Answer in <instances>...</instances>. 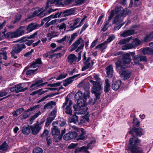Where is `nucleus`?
Wrapping results in <instances>:
<instances>
[{
  "label": "nucleus",
  "instance_id": "29",
  "mask_svg": "<svg viewBox=\"0 0 153 153\" xmlns=\"http://www.w3.org/2000/svg\"><path fill=\"white\" fill-rule=\"evenodd\" d=\"M153 39V31L147 34L144 39V42H148Z\"/></svg>",
  "mask_w": 153,
  "mask_h": 153
},
{
  "label": "nucleus",
  "instance_id": "13",
  "mask_svg": "<svg viewBox=\"0 0 153 153\" xmlns=\"http://www.w3.org/2000/svg\"><path fill=\"white\" fill-rule=\"evenodd\" d=\"M32 133L33 135H36L38 133L41 129V127L38 126L36 124L32 126H30Z\"/></svg>",
  "mask_w": 153,
  "mask_h": 153
},
{
  "label": "nucleus",
  "instance_id": "9",
  "mask_svg": "<svg viewBox=\"0 0 153 153\" xmlns=\"http://www.w3.org/2000/svg\"><path fill=\"white\" fill-rule=\"evenodd\" d=\"M89 82L93 85L92 91H100L102 89L101 81L96 82L92 80H90Z\"/></svg>",
  "mask_w": 153,
  "mask_h": 153
},
{
  "label": "nucleus",
  "instance_id": "56",
  "mask_svg": "<svg viewBox=\"0 0 153 153\" xmlns=\"http://www.w3.org/2000/svg\"><path fill=\"white\" fill-rule=\"evenodd\" d=\"M140 56L137 55L134 56L133 58V60L134 61L135 64H137L140 61Z\"/></svg>",
  "mask_w": 153,
  "mask_h": 153
},
{
  "label": "nucleus",
  "instance_id": "55",
  "mask_svg": "<svg viewBox=\"0 0 153 153\" xmlns=\"http://www.w3.org/2000/svg\"><path fill=\"white\" fill-rule=\"evenodd\" d=\"M88 26L89 25L87 23H85L80 30V34H81L88 27Z\"/></svg>",
  "mask_w": 153,
  "mask_h": 153
},
{
  "label": "nucleus",
  "instance_id": "43",
  "mask_svg": "<svg viewBox=\"0 0 153 153\" xmlns=\"http://www.w3.org/2000/svg\"><path fill=\"white\" fill-rule=\"evenodd\" d=\"M53 16H51L52 18H57L63 17V13L62 12H58L56 13L54 15L52 14Z\"/></svg>",
  "mask_w": 153,
  "mask_h": 153
},
{
  "label": "nucleus",
  "instance_id": "24",
  "mask_svg": "<svg viewBox=\"0 0 153 153\" xmlns=\"http://www.w3.org/2000/svg\"><path fill=\"white\" fill-rule=\"evenodd\" d=\"M134 30L133 29H130L126 30L120 34V36L122 37H125L133 34L134 33Z\"/></svg>",
  "mask_w": 153,
  "mask_h": 153
},
{
  "label": "nucleus",
  "instance_id": "62",
  "mask_svg": "<svg viewBox=\"0 0 153 153\" xmlns=\"http://www.w3.org/2000/svg\"><path fill=\"white\" fill-rule=\"evenodd\" d=\"M42 9L43 8H41L35 10V11L33 13V15L34 16H38L40 12L42 10Z\"/></svg>",
  "mask_w": 153,
  "mask_h": 153
},
{
  "label": "nucleus",
  "instance_id": "10",
  "mask_svg": "<svg viewBox=\"0 0 153 153\" xmlns=\"http://www.w3.org/2000/svg\"><path fill=\"white\" fill-rule=\"evenodd\" d=\"M125 68L123 70L117 69L119 72L120 73L121 77L123 78L124 80L128 79L131 75V72L130 71L128 70H125Z\"/></svg>",
  "mask_w": 153,
  "mask_h": 153
},
{
  "label": "nucleus",
  "instance_id": "34",
  "mask_svg": "<svg viewBox=\"0 0 153 153\" xmlns=\"http://www.w3.org/2000/svg\"><path fill=\"white\" fill-rule=\"evenodd\" d=\"M30 126L27 127L24 126L22 128V132L25 135H27L30 133Z\"/></svg>",
  "mask_w": 153,
  "mask_h": 153
},
{
  "label": "nucleus",
  "instance_id": "16",
  "mask_svg": "<svg viewBox=\"0 0 153 153\" xmlns=\"http://www.w3.org/2000/svg\"><path fill=\"white\" fill-rule=\"evenodd\" d=\"M61 2L60 1L58 0L56 1V0H48L46 3V6H45V9H47L49 7L52 6V4L54 3L56 4L60 5L61 4Z\"/></svg>",
  "mask_w": 153,
  "mask_h": 153
},
{
  "label": "nucleus",
  "instance_id": "2",
  "mask_svg": "<svg viewBox=\"0 0 153 153\" xmlns=\"http://www.w3.org/2000/svg\"><path fill=\"white\" fill-rule=\"evenodd\" d=\"M129 10L127 9H124L121 7H117L115 10H111L108 18L107 21L109 22L112 19L114 14L115 16L112 21L113 24H116L117 26H114V30H119L124 24V22L121 23L123 20V17H124L127 15L129 14Z\"/></svg>",
  "mask_w": 153,
  "mask_h": 153
},
{
  "label": "nucleus",
  "instance_id": "19",
  "mask_svg": "<svg viewBox=\"0 0 153 153\" xmlns=\"http://www.w3.org/2000/svg\"><path fill=\"white\" fill-rule=\"evenodd\" d=\"M23 27H20L14 32L15 38L18 37L22 35L25 33V30L22 29Z\"/></svg>",
  "mask_w": 153,
  "mask_h": 153
},
{
  "label": "nucleus",
  "instance_id": "35",
  "mask_svg": "<svg viewBox=\"0 0 153 153\" xmlns=\"http://www.w3.org/2000/svg\"><path fill=\"white\" fill-rule=\"evenodd\" d=\"M70 123H74L75 124H77L78 123V117L76 114H74L69 119Z\"/></svg>",
  "mask_w": 153,
  "mask_h": 153
},
{
  "label": "nucleus",
  "instance_id": "37",
  "mask_svg": "<svg viewBox=\"0 0 153 153\" xmlns=\"http://www.w3.org/2000/svg\"><path fill=\"white\" fill-rule=\"evenodd\" d=\"M92 92L93 93L95 94V98L94 99V100L95 102L97 100L100 99L101 94V93L100 91H92Z\"/></svg>",
  "mask_w": 153,
  "mask_h": 153
},
{
  "label": "nucleus",
  "instance_id": "51",
  "mask_svg": "<svg viewBox=\"0 0 153 153\" xmlns=\"http://www.w3.org/2000/svg\"><path fill=\"white\" fill-rule=\"evenodd\" d=\"M49 131L47 129H45L42 134L40 135V137L42 138L46 137L48 136L49 134Z\"/></svg>",
  "mask_w": 153,
  "mask_h": 153
},
{
  "label": "nucleus",
  "instance_id": "54",
  "mask_svg": "<svg viewBox=\"0 0 153 153\" xmlns=\"http://www.w3.org/2000/svg\"><path fill=\"white\" fill-rule=\"evenodd\" d=\"M80 148L81 152H82L83 153H89V152L87 150L88 149L87 146H83Z\"/></svg>",
  "mask_w": 153,
  "mask_h": 153
},
{
  "label": "nucleus",
  "instance_id": "50",
  "mask_svg": "<svg viewBox=\"0 0 153 153\" xmlns=\"http://www.w3.org/2000/svg\"><path fill=\"white\" fill-rule=\"evenodd\" d=\"M36 68L35 70H28L27 71L26 74L27 75H31L34 74L35 72L37 70Z\"/></svg>",
  "mask_w": 153,
  "mask_h": 153
},
{
  "label": "nucleus",
  "instance_id": "60",
  "mask_svg": "<svg viewBox=\"0 0 153 153\" xmlns=\"http://www.w3.org/2000/svg\"><path fill=\"white\" fill-rule=\"evenodd\" d=\"M27 112H25V111L24 112V113L22 114V119H25L27 118L30 115V114H28L27 113Z\"/></svg>",
  "mask_w": 153,
  "mask_h": 153
},
{
  "label": "nucleus",
  "instance_id": "18",
  "mask_svg": "<svg viewBox=\"0 0 153 153\" xmlns=\"http://www.w3.org/2000/svg\"><path fill=\"white\" fill-rule=\"evenodd\" d=\"M39 26V25L38 24L31 23L27 26L26 30L28 32H30L36 29Z\"/></svg>",
  "mask_w": 153,
  "mask_h": 153
},
{
  "label": "nucleus",
  "instance_id": "22",
  "mask_svg": "<svg viewBox=\"0 0 153 153\" xmlns=\"http://www.w3.org/2000/svg\"><path fill=\"white\" fill-rule=\"evenodd\" d=\"M121 84V81L120 80H117L112 84V89L115 91L117 90L120 87Z\"/></svg>",
  "mask_w": 153,
  "mask_h": 153
},
{
  "label": "nucleus",
  "instance_id": "63",
  "mask_svg": "<svg viewBox=\"0 0 153 153\" xmlns=\"http://www.w3.org/2000/svg\"><path fill=\"white\" fill-rule=\"evenodd\" d=\"M57 27L59 29L61 30L65 29L66 28V24L64 23H62L60 25H58Z\"/></svg>",
  "mask_w": 153,
  "mask_h": 153
},
{
  "label": "nucleus",
  "instance_id": "59",
  "mask_svg": "<svg viewBox=\"0 0 153 153\" xmlns=\"http://www.w3.org/2000/svg\"><path fill=\"white\" fill-rule=\"evenodd\" d=\"M115 38V36L114 35H112L109 37L106 41L105 42H106V44L107 43H110Z\"/></svg>",
  "mask_w": 153,
  "mask_h": 153
},
{
  "label": "nucleus",
  "instance_id": "15",
  "mask_svg": "<svg viewBox=\"0 0 153 153\" xmlns=\"http://www.w3.org/2000/svg\"><path fill=\"white\" fill-rule=\"evenodd\" d=\"M37 34V32H36L33 34L29 36H23L19 40L17 41L16 42H20V43L26 42L27 41V39H31L35 38V36Z\"/></svg>",
  "mask_w": 153,
  "mask_h": 153
},
{
  "label": "nucleus",
  "instance_id": "49",
  "mask_svg": "<svg viewBox=\"0 0 153 153\" xmlns=\"http://www.w3.org/2000/svg\"><path fill=\"white\" fill-rule=\"evenodd\" d=\"M7 89H5L0 91V97L6 96L7 94Z\"/></svg>",
  "mask_w": 153,
  "mask_h": 153
},
{
  "label": "nucleus",
  "instance_id": "23",
  "mask_svg": "<svg viewBox=\"0 0 153 153\" xmlns=\"http://www.w3.org/2000/svg\"><path fill=\"white\" fill-rule=\"evenodd\" d=\"M4 31L2 32V33L4 37L6 38H15V36L14 34V32H9L5 34L6 32V30L4 29Z\"/></svg>",
  "mask_w": 153,
  "mask_h": 153
},
{
  "label": "nucleus",
  "instance_id": "11",
  "mask_svg": "<svg viewBox=\"0 0 153 153\" xmlns=\"http://www.w3.org/2000/svg\"><path fill=\"white\" fill-rule=\"evenodd\" d=\"M77 136V134L75 131L69 132L63 136V139L65 140H68L72 139L75 138Z\"/></svg>",
  "mask_w": 153,
  "mask_h": 153
},
{
  "label": "nucleus",
  "instance_id": "41",
  "mask_svg": "<svg viewBox=\"0 0 153 153\" xmlns=\"http://www.w3.org/2000/svg\"><path fill=\"white\" fill-rule=\"evenodd\" d=\"M8 147V146L6 142H4L0 146V150L2 151L7 150Z\"/></svg>",
  "mask_w": 153,
  "mask_h": 153
},
{
  "label": "nucleus",
  "instance_id": "33",
  "mask_svg": "<svg viewBox=\"0 0 153 153\" xmlns=\"http://www.w3.org/2000/svg\"><path fill=\"white\" fill-rule=\"evenodd\" d=\"M25 110L23 108H20L14 111L12 113L13 116L16 117L21 114Z\"/></svg>",
  "mask_w": 153,
  "mask_h": 153
},
{
  "label": "nucleus",
  "instance_id": "36",
  "mask_svg": "<svg viewBox=\"0 0 153 153\" xmlns=\"http://www.w3.org/2000/svg\"><path fill=\"white\" fill-rule=\"evenodd\" d=\"M55 117V116H54L53 117H48L47 119L46 123L45 126L47 127L49 126L52 122L54 120Z\"/></svg>",
  "mask_w": 153,
  "mask_h": 153
},
{
  "label": "nucleus",
  "instance_id": "3",
  "mask_svg": "<svg viewBox=\"0 0 153 153\" xmlns=\"http://www.w3.org/2000/svg\"><path fill=\"white\" fill-rule=\"evenodd\" d=\"M90 97L89 93L87 92L86 95L84 94L83 96L81 91L77 92L75 95V99L77 100V105H74L73 108L76 111H78V114H85L87 111L88 108L87 107L86 100L87 97Z\"/></svg>",
  "mask_w": 153,
  "mask_h": 153
},
{
  "label": "nucleus",
  "instance_id": "1",
  "mask_svg": "<svg viewBox=\"0 0 153 153\" xmlns=\"http://www.w3.org/2000/svg\"><path fill=\"white\" fill-rule=\"evenodd\" d=\"M133 138L130 139L128 148V153H143V150L140 147V140L137 137V136L140 137L144 133V130L140 128L133 126L132 128L129 131Z\"/></svg>",
  "mask_w": 153,
  "mask_h": 153
},
{
  "label": "nucleus",
  "instance_id": "64",
  "mask_svg": "<svg viewBox=\"0 0 153 153\" xmlns=\"http://www.w3.org/2000/svg\"><path fill=\"white\" fill-rule=\"evenodd\" d=\"M61 82H58L55 83L51 84L48 85L49 86L52 87H54L59 86L61 84Z\"/></svg>",
  "mask_w": 153,
  "mask_h": 153
},
{
  "label": "nucleus",
  "instance_id": "42",
  "mask_svg": "<svg viewBox=\"0 0 153 153\" xmlns=\"http://www.w3.org/2000/svg\"><path fill=\"white\" fill-rule=\"evenodd\" d=\"M43 8L42 10L40 12L39 14L38 17H42L44 16H45L47 15L48 14L46 10L47 9H45H45H44V8L42 7Z\"/></svg>",
  "mask_w": 153,
  "mask_h": 153
},
{
  "label": "nucleus",
  "instance_id": "61",
  "mask_svg": "<svg viewBox=\"0 0 153 153\" xmlns=\"http://www.w3.org/2000/svg\"><path fill=\"white\" fill-rule=\"evenodd\" d=\"M39 106V105H36L35 106L31 107L29 108L28 109L25 111V112H29V111H32L35 110L36 108L38 107Z\"/></svg>",
  "mask_w": 153,
  "mask_h": 153
},
{
  "label": "nucleus",
  "instance_id": "20",
  "mask_svg": "<svg viewBox=\"0 0 153 153\" xmlns=\"http://www.w3.org/2000/svg\"><path fill=\"white\" fill-rule=\"evenodd\" d=\"M74 11L75 9L74 8L65 10L62 12L64 17L68 16L74 14Z\"/></svg>",
  "mask_w": 153,
  "mask_h": 153
},
{
  "label": "nucleus",
  "instance_id": "8",
  "mask_svg": "<svg viewBox=\"0 0 153 153\" xmlns=\"http://www.w3.org/2000/svg\"><path fill=\"white\" fill-rule=\"evenodd\" d=\"M83 64L84 66L82 68V71L92 68L94 64V62L93 60L91 59V57L89 56L88 57L86 60L83 62Z\"/></svg>",
  "mask_w": 153,
  "mask_h": 153
},
{
  "label": "nucleus",
  "instance_id": "40",
  "mask_svg": "<svg viewBox=\"0 0 153 153\" xmlns=\"http://www.w3.org/2000/svg\"><path fill=\"white\" fill-rule=\"evenodd\" d=\"M132 43L134 48L139 46L140 44V41L136 38L133 39Z\"/></svg>",
  "mask_w": 153,
  "mask_h": 153
},
{
  "label": "nucleus",
  "instance_id": "25",
  "mask_svg": "<svg viewBox=\"0 0 153 153\" xmlns=\"http://www.w3.org/2000/svg\"><path fill=\"white\" fill-rule=\"evenodd\" d=\"M51 133L53 136H58L60 134V129L57 126H54L51 128Z\"/></svg>",
  "mask_w": 153,
  "mask_h": 153
},
{
  "label": "nucleus",
  "instance_id": "46",
  "mask_svg": "<svg viewBox=\"0 0 153 153\" xmlns=\"http://www.w3.org/2000/svg\"><path fill=\"white\" fill-rule=\"evenodd\" d=\"M40 112H38L36 113L35 114L32 116L29 119L30 121L32 123L33 121L36 119L39 115ZM31 123V124H32Z\"/></svg>",
  "mask_w": 153,
  "mask_h": 153
},
{
  "label": "nucleus",
  "instance_id": "38",
  "mask_svg": "<svg viewBox=\"0 0 153 153\" xmlns=\"http://www.w3.org/2000/svg\"><path fill=\"white\" fill-rule=\"evenodd\" d=\"M134 48L132 43H128L127 45H123L122 47V49L123 50H126L128 49H132Z\"/></svg>",
  "mask_w": 153,
  "mask_h": 153
},
{
  "label": "nucleus",
  "instance_id": "21",
  "mask_svg": "<svg viewBox=\"0 0 153 153\" xmlns=\"http://www.w3.org/2000/svg\"><path fill=\"white\" fill-rule=\"evenodd\" d=\"M82 43H83V40L81 38H79L78 40L76 41L72 45L73 48L74 50L75 49L77 48L78 46L81 45Z\"/></svg>",
  "mask_w": 153,
  "mask_h": 153
},
{
  "label": "nucleus",
  "instance_id": "45",
  "mask_svg": "<svg viewBox=\"0 0 153 153\" xmlns=\"http://www.w3.org/2000/svg\"><path fill=\"white\" fill-rule=\"evenodd\" d=\"M67 38H69V37L65 35L62 39L57 40L56 42L58 43L62 44L66 41Z\"/></svg>",
  "mask_w": 153,
  "mask_h": 153
},
{
  "label": "nucleus",
  "instance_id": "31",
  "mask_svg": "<svg viewBox=\"0 0 153 153\" xmlns=\"http://www.w3.org/2000/svg\"><path fill=\"white\" fill-rule=\"evenodd\" d=\"M53 50H51L47 53L44 54L43 55V56L45 58L48 57L49 59H52L54 57V55L53 54Z\"/></svg>",
  "mask_w": 153,
  "mask_h": 153
},
{
  "label": "nucleus",
  "instance_id": "44",
  "mask_svg": "<svg viewBox=\"0 0 153 153\" xmlns=\"http://www.w3.org/2000/svg\"><path fill=\"white\" fill-rule=\"evenodd\" d=\"M42 149L39 147H36L33 150V153H42Z\"/></svg>",
  "mask_w": 153,
  "mask_h": 153
},
{
  "label": "nucleus",
  "instance_id": "26",
  "mask_svg": "<svg viewBox=\"0 0 153 153\" xmlns=\"http://www.w3.org/2000/svg\"><path fill=\"white\" fill-rule=\"evenodd\" d=\"M79 130L81 131V134L78 136L77 139L78 140H83L85 139L87 137L85 131L82 128H80Z\"/></svg>",
  "mask_w": 153,
  "mask_h": 153
},
{
  "label": "nucleus",
  "instance_id": "14",
  "mask_svg": "<svg viewBox=\"0 0 153 153\" xmlns=\"http://www.w3.org/2000/svg\"><path fill=\"white\" fill-rule=\"evenodd\" d=\"M79 75V74H76L64 80L63 85L66 87L71 84L74 80V79Z\"/></svg>",
  "mask_w": 153,
  "mask_h": 153
},
{
  "label": "nucleus",
  "instance_id": "17",
  "mask_svg": "<svg viewBox=\"0 0 153 153\" xmlns=\"http://www.w3.org/2000/svg\"><path fill=\"white\" fill-rule=\"evenodd\" d=\"M106 73L108 77L111 78L113 75V68L111 65H110L106 68Z\"/></svg>",
  "mask_w": 153,
  "mask_h": 153
},
{
  "label": "nucleus",
  "instance_id": "53",
  "mask_svg": "<svg viewBox=\"0 0 153 153\" xmlns=\"http://www.w3.org/2000/svg\"><path fill=\"white\" fill-rule=\"evenodd\" d=\"M95 143L94 141H91L87 145V147L88 149H91L94 146V144Z\"/></svg>",
  "mask_w": 153,
  "mask_h": 153
},
{
  "label": "nucleus",
  "instance_id": "32",
  "mask_svg": "<svg viewBox=\"0 0 153 153\" xmlns=\"http://www.w3.org/2000/svg\"><path fill=\"white\" fill-rule=\"evenodd\" d=\"M132 39V36L129 37L127 38L126 39H122L120 40L118 42V44L119 45H123L126 44L128 42L131 40Z\"/></svg>",
  "mask_w": 153,
  "mask_h": 153
},
{
  "label": "nucleus",
  "instance_id": "47",
  "mask_svg": "<svg viewBox=\"0 0 153 153\" xmlns=\"http://www.w3.org/2000/svg\"><path fill=\"white\" fill-rule=\"evenodd\" d=\"M69 24H70L69 28L70 29L69 30V31H73L76 28H77L76 26L74 25L73 22H70Z\"/></svg>",
  "mask_w": 153,
  "mask_h": 153
},
{
  "label": "nucleus",
  "instance_id": "27",
  "mask_svg": "<svg viewBox=\"0 0 153 153\" xmlns=\"http://www.w3.org/2000/svg\"><path fill=\"white\" fill-rule=\"evenodd\" d=\"M77 57L74 54H71L68 57V62L70 64L74 62H76Z\"/></svg>",
  "mask_w": 153,
  "mask_h": 153
},
{
  "label": "nucleus",
  "instance_id": "12",
  "mask_svg": "<svg viewBox=\"0 0 153 153\" xmlns=\"http://www.w3.org/2000/svg\"><path fill=\"white\" fill-rule=\"evenodd\" d=\"M43 82L41 78L36 79L35 80V82L32 84L30 86V88H31L32 90H34L35 88V87L33 88L34 86L38 87L40 86H43L47 83V82L42 83Z\"/></svg>",
  "mask_w": 153,
  "mask_h": 153
},
{
  "label": "nucleus",
  "instance_id": "5",
  "mask_svg": "<svg viewBox=\"0 0 153 153\" xmlns=\"http://www.w3.org/2000/svg\"><path fill=\"white\" fill-rule=\"evenodd\" d=\"M26 48L25 44L24 43L16 44L12 48L11 52V57L15 59H17L19 53Z\"/></svg>",
  "mask_w": 153,
  "mask_h": 153
},
{
  "label": "nucleus",
  "instance_id": "48",
  "mask_svg": "<svg viewBox=\"0 0 153 153\" xmlns=\"http://www.w3.org/2000/svg\"><path fill=\"white\" fill-rule=\"evenodd\" d=\"M21 17L22 16L21 15L18 14L15 17V20L13 21V23L14 24L18 22L21 19Z\"/></svg>",
  "mask_w": 153,
  "mask_h": 153
},
{
  "label": "nucleus",
  "instance_id": "4",
  "mask_svg": "<svg viewBox=\"0 0 153 153\" xmlns=\"http://www.w3.org/2000/svg\"><path fill=\"white\" fill-rule=\"evenodd\" d=\"M131 61V59L129 53L123 54L122 61L118 60L115 62L116 68L120 70H123L128 67L127 65L129 64Z\"/></svg>",
  "mask_w": 153,
  "mask_h": 153
},
{
  "label": "nucleus",
  "instance_id": "39",
  "mask_svg": "<svg viewBox=\"0 0 153 153\" xmlns=\"http://www.w3.org/2000/svg\"><path fill=\"white\" fill-rule=\"evenodd\" d=\"M58 94L55 93L54 94H53L51 95H48L45 97H44L42 98L40 100H39L38 101V103H39L43 101H44L46 100H47L48 98L49 97H51L53 96H54L55 95L57 94Z\"/></svg>",
  "mask_w": 153,
  "mask_h": 153
},
{
  "label": "nucleus",
  "instance_id": "6",
  "mask_svg": "<svg viewBox=\"0 0 153 153\" xmlns=\"http://www.w3.org/2000/svg\"><path fill=\"white\" fill-rule=\"evenodd\" d=\"M72 101L71 100H70L69 98L66 97L65 101L62 107V108L64 109L65 106H66L65 109V112L66 114L69 116L72 115L73 110L72 109Z\"/></svg>",
  "mask_w": 153,
  "mask_h": 153
},
{
  "label": "nucleus",
  "instance_id": "30",
  "mask_svg": "<svg viewBox=\"0 0 153 153\" xmlns=\"http://www.w3.org/2000/svg\"><path fill=\"white\" fill-rule=\"evenodd\" d=\"M111 87L110 83V81L108 79H106L105 80V86L104 87V91L105 93L108 92L109 90Z\"/></svg>",
  "mask_w": 153,
  "mask_h": 153
},
{
  "label": "nucleus",
  "instance_id": "7",
  "mask_svg": "<svg viewBox=\"0 0 153 153\" xmlns=\"http://www.w3.org/2000/svg\"><path fill=\"white\" fill-rule=\"evenodd\" d=\"M27 89V88H24L22 86V84L21 83L16 85L10 88V91L11 92H15L16 93L23 92Z\"/></svg>",
  "mask_w": 153,
  "mask_h": 153
},
{
  "label": "nucleus",
  "instance_id": "52",
  "mask_svg": "<svg viewBox=\"0 0 153 153\" xmlns=\"http://www.w3.org/2000/svg\"><path fill=\"white\" fill-rule=\"evenodd\" d=\"M67 76L66 74H61L60 75L56 78V79L57 80L63 79L65 78Z\"/></svg>",
  "mask_w": 153,
  "mask_h": 153
},
{
  "label": "nucleus",
  "instance_id": "28",
  "mask_svg": "<svg viewBox=\"0 0 153 153\" xmlns=\"http://www.w3.org/2000/svg\"><path fill=\"white\" fill-rule=\"evenodd\" d=\"M142 53L144 54L152 55L153 54V49L151 48H146L143 50Z\"/></svg>",
  "mask_w": 153,
  "mask_h": 153
},
{
  "label": "nucleus",
  "instance_id": "57",
  "mask_svg": "<svg viewBox=\"0 0 153 153\" xmlns=\"http://www.w3.org/2000/svg\"><path fill=\"white\" fill-rule=\"evenodd\" d=\"M106 45V42H104L103 43H101L97 45L95 48L96 49H99L103 47L105 45Z\"/></svg>",
  "mask_w": 153,
  "mask_h": 153
},
{
  "label": "nucleus",
  "instance_id": "58",
  "mask_svg": "<svg viewBox=\"0 0 153 153\" xmlns=\"http://www.w3.org/2000/svg\"><path fill=\"white\" fill-rule=\"evenodd\" d=\"M109 24V22L106 21L105 23L104 26L102 29V30L104 32L108 28V25Z\"/></svg>",
  "mask_w": 153,
  "mask_h": 153
}]
</instances>
